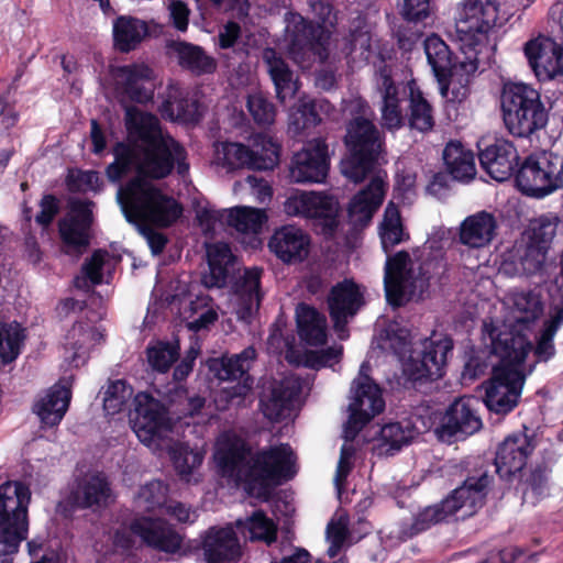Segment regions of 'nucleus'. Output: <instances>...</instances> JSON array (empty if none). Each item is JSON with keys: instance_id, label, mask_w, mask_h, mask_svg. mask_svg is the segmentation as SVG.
I'll return each instance as SVG.
<instances>
[{"instance_id": "f257e3e1", "label": "nucleus", "mask_w": 563, "mask_h": 563, "mask_svg": "<svg viewBox=\"0 0 563 563\" xmlns=\"http://www.w3.org/2000/svg\"><path fill=\"white\" fill-rule=\"evenodd\" d=\"M125 125L129 140L115 144L114 161L106 174L111 183H118L132 170L139 176L119 187L117 201L130 223L168 227L180 217V206L140 176L161 179L169 175L176 164L177 173L185 177L189 170L185 150L162 131L157 117L135 107H125Z\"/></svg>"}, {"instance_id": "f03ea898", "label": "nucleus", "mask_w": 563, "mask_h": 563, "mask_svg": "<svg viewBox=\"0 0 563 563\" xmlns=\"http://www.w3.org/2000/svg\"><path fill=\"white\" fill-rule=\"evenodd\" d=\"M214 460L223 476L243 484L250 495L264 497L269 487L295 474V455L288 444L252 452L245 441L223 433L217 441Z\"/></svg>"}, {"instance_id": "7ed1b4c3", "label": "nucleus", "mask_w": 563, "mask_h": 563, "mask_svg": "<svg viewBox=\"0 0 563 563\" xmlns=\"http://www.w3.org/2000/svg\"><path fill=\"white\" fill-rule=\"evenodd\" d=\"M504 330H492V352L517 362L525 361L531 342L525 331L543 314L544 303L537 290H511L504 299Z\"/></svg>"}, {"instance_id": "20e7f679", "label": "nucleus", "mask_w": 563, "mask_h": 563, "mask_svg": "<svg viewBox=\"0 0 563 563\" xmlns=\"http://www.w3.org/2000/svg\"><path fill=\"white\" fill-rule=\"evenodd\" d=\"M489 483L490 477L486 472L477 477H467L451 495L418 510L411 522H401L393 529L390 537L398 541H406L435 525L446 522L457 512H462L461 518L474 515L484 505Z\"/></svg>"}, {"instance_id": "39448f33", "label": "nucleus", "mask_w": 563, "mask_h": 563, "mask_svg": "<svg viewBox=\"0 0 563 563\" xmlns=\"http://www.w3.org/2000/svg\"><path fill=\"white\" fill-rule=\"evenodd\" d=\"M369 364L364 362L357 377L352 382L349 404V420L344 427L345 443L341 448L340 459L334 475V485L341 496L343 483L352 470L354 446L349 443L362 428L385 408L379 386L369 376Z\"/></svg>"}, {"instance_id": "423d86ee", "label": "nucleus", "mask_w": 563, "mask_h": 563, "mask_svg": "<svg viewBox=\"0 0 563 563\" xmlns=\"http://www.w3.org/2000/svg\"><path fill=\"white\" fill-rule=\"evenodd\" d=\"M311 11L317 25L307 22L300 14L288 12L285 15V41L290 57L295 63L307 67L312 56H318L320 60L327 58L324 44L329 38L330 29L338 21L328 0H317L310 3Z\"/></svg>"}, {"instance_id": "0eeeda50", "label": "nucleus", "mask_w": 563, "mask_h": 563, "mask_svg": "<svg viewBox=\"0 0 563 563\" xmlns=\"http://www.w3.org/2000/svg\"><path fill=\"white\" fill-rule=\"evenodd\" d=\"M360 115L350 121L345 143L350 155L341 162V172L354 183L362 181L372 170L382 151L383 137L373 121L366 117L367 106L358 101Z\"/></svg>"}, {"instance_id": "6e6552de", "label": "nucleus", "mask_w": 563, "mask_h": 563, "mask_svg": "<svg viewBox=\"0 0 563 563\" xmlns=\"http://www.w3.org/2000/svg\"><path fill=\"white\" fill-rule=\"evenodd\" d=\"M441 261L424 263L415 268L408 253L398 252L387 257L384 275V287L387 301L393 306H401L413 297H421L428 288V272L422 267H442Z\"/></svg>"}, {"instance_id": "1a4fd4ad", "label": "nucleus", "mask_w": 563, "mask_h": 563, "mask_svg": "<svg viewBox=\"0 0 563 563\" xmlns=\"http://www.w3.org/2000/svg\"><path fill=\"white\" fill-rule=\"evenodd\" d=\"M30 492L19 482L0 485V544L9 553H16L20 543L26 538V506Z\"/></svg>"}, {"instance_id": "9d476101", "label": "nucleus", "mask_w": 563, "mask_h": 563, "mask_svg": "<svg viewBox=\"0 0 563 563\" xmlns=\"http://www.w3.org/2000/svg\"><path fill=\"white\" fill-rule=\"evenodd\" d=\"M516 180L523 194L543 198L563 188V158L547 152L530 155L519 168Z\"/></svg>"}, {"instance_id": "9b49d317", "label": "nucleus", "mask_w": 563, "mask_h": 563, "mask_svg": "<svg viewBox=\"0 0 563 563\" xmlns=\"http://www.w3.org/2000/svg\"><path fill=\"white\" fill-rule=\"evenodd\" d=\"M500 357V365L494 367L485 393V405L489 411L497 415H507L517 407L525 375L519 366L525 362H517L507 357Z\"/></svg>"}, {"instance_id": "f8f14e48", "label": "nucleus", "mask_w": 563, "mask_h": 563, "mask_svg": "<svg viewBox=\"0 0 563 563\" xmlns=\"http://www.w3.org/2000/svg\"><path fill=\"white\" fill-rule=\"evenodd\" d=\"M290 217L313 219L324 236H332L338 224L339 202L332 196L316 191H296L284 202Z\"/></svg>"}, {"instance_id": "ddd939ff", "label": "nucleus", "mask_w": 563, "mask_h": 563, "mask_svg": "<svg viewBox=\"0 0 563 563\" xmlns=\"http://www.w3.org/2000/svg\"><path fill=\"white\" fill-rule=\"evenodd\" d=\"M497 18L498 5L495 0L466 2L455 22L456 35L462 47L474 49L482 44Z\"/></svg>"}, {"instance_id": "4468645a", "label": "nucleus", "mask_w": 563, "mask_h": 563, "mask_svg": "<svg viewBox=\"0 0 563 563\" xmlns=\"http://www.w3.org/2000/svg\"><path fill=\"white\" fill-rule=\"evenodd\" d=\"M133 404L130 423L139 440L151 446L164 439L172 428L165 407L146 393H139Z\"/></svg>"}, {"instance_id": "2eb2a0df", "label": "nucleus", "mask_w": 563, "mask_h": 563, "mask_svg": "<svg viewBox=\"0 0 563 563\" xmlns=\"http://www.w3.org/2000/svg\"><path fill=\"white\" fill-rule=\"evenodd\" d=\"M452 349L453 342L448 335L433 333L423 341L420 351L412 352L404 371L412 380L438 379L443 375L448 354Z\"/></svg>"}, {"instance_id": "dca6fc26", "label": "nucleus", "mask_w": 563, "mask_h": 563, "mask_svg": "<svg viewBox=\"0 0 563 563\" xmlns=\"http://www.w3.org/2000/svg\"><path fill=\"white\" fill-rule=\"evenodd\" d=\"M329 172L328 145L314 139L296 152L289 166V178L297 184H320Z\"/></svg>"}, {"instance_id": "f3484780", "label": "nucleus", "mask_w": 563, "mask_h": 563, "mask_svg": "<svg viewBox=\"0 0 563 563\" xmlns=\"http://www.w3.org/2000/svg\"><path fill=\"white\" fill-rule=\"evenodd\" d=\"M478 399L475 397H462L456 399L446 410L437 433L442 441L464 439L482 428V419L478 415Z\"/></svg>"}, {"instance_id": "a211bd4d", "label": "nucleus", "mask_w": 563, "mask_h": 563, "mask_svg": "<svg viewBox=\"0 0 563 563\" xmlns=\"http://www.w3.org/2000/svg\"><path fill=\"white\" fill-rule=\"evenodd\" d=\"M92 202L74 200L69 211L59 220L58 229L67 254L80 255L86 251L90 240L92 223Z\"/></svg>"}, {"instance_id": "6ab92c4d", "label": "nucleus", "mask_w": 563, "mask_h": 563, "mask_svg": "<svg viewBox=\"0 0 563 563\" xmlns=\"http://www.w3.org/2000/svg\"><path fill=\"white\" fill-rule=\"evenodd\" d=\"M154 78L153 70L145 64L115 67L112 70L114 92L121 103H143L152 99L153 89L146 84Z\"/></svg>"}, {"instance_id": "aec40b11", "label": "nucleus", "mask_w": 563, "mask_h": 563, "mask_svg": "<svg viewBox=\"0 0 563 563\" xmlns=\"http://www.w3.org/2000/svg\"><path fill=\"white\" fill-rule=\"evenodd\" d=\"M525 55L539 80H551L563 74V46L544 35L525 44Z\"/></svg>"}, {"instance_id": "412c9836", "label": "nucleus", "mask_w": 563, "mask_h": 563, "mask_svg": "<svg viewBox=\"0 0 563 563\" xmlns=\"http://www.w3.org/2000/svg\"><path fill=\"white\" fill-rule=\"evenodd\" d=\"M536 448L533 437L526 431L509 434L499 444L495 466L500 477L507 478L520 472Z\"/></svg>"}, {"instance_id": "4be33fe9", "label": "nucleus", "mask_w": 563, "mask_h": 563, "mask_svg": "<svg viewBox=\"0 0 563 563\" xmlns=\"http://www.w3.org/2000/svg\"><path fill=\"white\" fill-rule=\"evenodd\" d=\"M363 303V294L353 282L344 280L332 287L328 297V305L334 329L341 339L346 336L345 327Z\"/></svg>"}, {"instance_id": "5701e85b", "label": "nucleus", "mask_w": 563, "mask_h": 563, "mask_svg": "<svg viewBox=\"0 0 563 563\" xmlns=\"http://www.w3.org/2000/svg\"><path fill=\"white\" fill-rule=\"evenodd\" d=\"M302 389V380L296 375H287L273 380L261 398L264 416L271 421H278L290 413L294 400Z\"/></svg>"}, {"instance_id": "b1692460", "label": "nucleus", "mask_w": 563, "mask_h": 563, "mask_svg": "<svg viewBox=\"0 0 563 563\" xmlns=\"http://www.w3.org/2000/svg\"><path fill=\"white\" fill-rule=\"evenodd\" d=\"M104 330L91 319H80L74 323L65 338V360L73 366L84 365L90 350L101 343Z\"/></svg>"}, {"instance_id": "393cba45", "label": "nucleus", "mask_w": 563, "mask_h": 563, "mask_svg": "<svg viewBox=\"0 0 563 563\" xmlns=\"http://www.w3.org/2000/svg\"><path fill=\"white\" fill-rule=\"evenodd\" d=\"M256 357V351L253 346H247L241 353L232 356L222 357L214 364L217 376L222 380L242 379V384L232 387L229 391L230 401L235 398H244L252 388V379L247 375L252 363Z\"/></svg>"}, {"instance_id": "a878e982", "label": "nucleus", "mask_w": 563, "mask_h": 563, "mask_svg": "<svg viewBox=\"0 0 563 563\" xmlns=\"http://www.w3.org/2000/svg\"><path fill=\"white\" fill-rule=\"evenodd\" d=\"M268 246L282 262L300 263L309 254L310 238L296 225H284L274 232Z\"/></svg>"}, {"instance_id": "bb28decb", "label": "nucleus", "mask_w": 563, "mask_h": 563, "mask_svg": "<svg viewBox=\"0 0 563 563\" xmlns=\"http://www.w3.org/2000/svg\"><path fill=\"white\" fill-rule=\"evenodd\" d=\"M386 183L380 175L374 176L369 184L351 200L347 209L349 220L354 228L367 225L383 203Z\"/></svg>"}, {"instance_id": "cd10ccee", "label": "nucleus", "mask_w": 563, "mask_h": 563, "mask_svg": "<svg viewBox=\"0 0 563 563\" xmlns=\"http://www.w3.org/2000/svg\"><path fill=\"white\" fill-rule=\"evenodd\" d=\"M202 550L208 563L235 561L241 547L231 525L209 528L202 539Z\"/></svg>"}, {"instance_id": "c85d7f7f", "label": "nucleus", "mask_w": 563, "mask_h": 563, "mask_svg": "<svg viewBox=\"0 0 563 563\" xmlns=\"http://www.w3.org/2000/svg\"><path fill=\"white\" fill-rule=\"evenodd\" d=\"M131 531L148 545L166 552L180 548L181 538L163 519L139 518L131 523Z\"/></svg>"}, {"instance_id": "c756f323", "label": "nucleus", "mask_w": 563, "mask_h": 563, "mask_svg": "<svg viewBox=\"0 0 563 563\" xmlns=\"http://www.w3.org/2000/svg\"><path fill=\"white\" fill-rule=\"evenodd\" d=\"M518 153L508 141H496L479 154V162L487 174L497 181L507 180L517 165Z\"/></svg>"}, {"instance_id": "7c9ffc66", "label": "nucleus", "mask_w": 563, "mask_h": 563, "mask_svg": "<svg viewBox=\"0 0 563 563\" xmlns=\"http://www.w3.org/2000/svg\"><path fill=\"white\" fill-rule=\"evenodd\" d=\"M71 393L68 382L60 380L42 395L34 404L33 411L46 427L58 424L65 416Z\"/></svg>"}, {"instance_id": "2f4dec72", "label": "nucleus", "mask_w": 563, "mask_h": 563, "mask_svg": "<svg viewBox=\"0 0 563 563\" xmlns=\"http://www.w3.org/2000/svg\"><path fill=\"white\" fill-rule=\"evenodd\" d=\"M497 231L495 217L479 211L466 217L459 228V241L470 249H482L490 244Z\"/></svg>"}, {"instance_id": "473e14b6", "label": "nucleus", "mask_w": 563, "mask_h": 563, "mask_svg": "<svg viewBox=\"0 0 563 563\" xmlns=\"http://www.w3.org/2000/svg\"><path fill=\"white\" fill-rule=\"evenodd\" d=\"M262 274L263 269L260 267L245 268L236 284L235 311L241 320H247L260 308L263 296L260 289Z\"/></svg>"}, {"instance_id": "72a5a7b5", "label": "nucleus", "mask_w": 563, "mask_h": 563, "mask_svg": "<svg viewBox=\"0 0 563 563\" xmlns=\"http://www.w3.org/2000/svg\"><path fill=\"white\" fill-rule=\"evenodd\" d=\"M209 271L203 273L201 282L207 288L225 286L233 269L234 255L227 243L206 244Z\"/></svg>"}, {"instance_id": "f704fd0d", "label": "nucleus", "mask_w": 563, "mask_h": 563, "mask_svg": "<svg viewBox=\"0 0 563 563\" xmlns=\"http://www.w3.org/2000/svg\"><path fill=\"white\" fill-rule=\"evenodd\" d=\"M376 85L382 96V125L386 130L396 131L402 126L404 117L399 106L398 89L390 78V71L386 67L379 70Z\"/></svg>"}, {"instance_id": "c9c22d12", "label": "nucleus", "mask_w": 563, "mask_h": 563, "mask_svg": "<svg viewBox=\"0 0 563 563\" xmlns=\"http://www.w3.org/2000/svg\"><path fill=\"white\" fill-rule=\"evenodd\" d=\"M111 497L110 484L101 473H90L77 481L73 501L81 508L106 506Z\"/></svg>"}, {"instance_id": "e433bc0d", "label": "nucleus", "mask_w": 563, "mask_h": 563, "mask_svg": "<svg viewBox=\"0 0 563 563\" xmlns=\"http://www.w3.org/2000/svg\"><path fill=\"white\" fill-rule=\"evenodd\" d=\"M539 92L526 84H506L501 93L503 119L506 124L526 109L541 106Z\"/></svg>"}, {"instance_id": "4c0bfd02", "label": "nucleus", "mask_w": 563, "mask_h": 563, "mask_svg": "<svg viewBox=\"0 0 563 563\" xmlns=\"http://www.w3.org/2000/svg\"><path fill=\"white\" fill-rule=\"evenodd\" d=\"M168 47L179 66L197 76L209 75L217 69V60L198 45L175 41Z\"/></svg>"}, {"instance_id": "58836bf2", "label": "nucleus", "mask_w": 563, "mask_h": 563, "mask_svg": "<svg viewBox=\"0 0 563 563\" xmlns=\"http://www.w3.org/2000/svg\"><path fill=\"white\" fill-rule=\"evenodd\" d=\"M262 59L274 82L276 97L280 102L292 97L297 92L298 87L294 79V74L283 56L274 48L267 47L262 53Z\"/></svg>"}, {"instance_id": "ea45409f", "label": "nucleus", "mask_w": 563, "mask_h": 563, "mask_svg": "<svg viewBox=\"0 0 563 563\" xmlns=\"http://www.w3.org/2000/svg\"><path fill=\"white\" fill-rule=\"evenodd\" d=\"M298 334L309 345H321L327 339V320L314 308L299 303L296 308Z\"/></svg>"}, {"instance_id": "a19ab883", "label": "nucleus", "mask_w": 563, "mask_h": 563, "mask_svg": "<svg viewBox=\"0 0 563 563\" xmlns=\"http://www.w3.org/2000/svg\"><path fill=\"white\" fill-rule=\"evenodd\" d=\"M548 250L531 240L521 238L512 250L514 273L533 275L542 269Z\"/></svg>"}, {"instance_id": "79ce46f5", "label": "nucleus", "mask_w": 563, "mask_h": 563, "mask_svg": "<svg viewBox=\"0 0 563 563\" xmlns=\"http://www.w3.org/2000/svg\"><path fill=\"white\" fill-rule=\"evenodd\" d=\"M417 431L409 422L405 424L394 422L385 424L380 429L379 438L373 446L374 453L378 456L394 455L404 445H407L416 437Z\"/></svg>"}, {"instance_id": "37998d69", "label": "nucleus", "mask_w": 563, "mask_h": 563, "mask_svg": "<svg viewBox=\"0 0 563 563\" xmlns=\"http://www.w3.org/2000/svg\"><path fill=\"white\" fill-rule=\"evenodd\" d=\"M448 172L459 181H470L475 177L474 154L460 142H449L443 151Z\"/></svg>"}, {"instance_id": "c03bdc74", "label": "nucleus", "mask_w": 563, "mask_h": 563, "mask_svg": "<svg viewBox=\"0 0 563 563\" xmlns=\"http://www.w3.org/2000/svg\"><path fill=\"white\" fill-rule=\"evenodd\" d=\"M247 154L250 156V168L272 169L279 161V145L268 135L258 133L250 137Z\"/></svg>"}, {"instance_id": "a18cd8bd", "label": "nucleus", "mask_w": 563, "mask_h": 563, "mask_svg": "<svg viewBox=\"0 0 563 563\" xmlns=\"http://www.w3.org/2000/svg\"><path fill=\"white\" fill-rule=\"evenodd\" d=\"M161 111L164 117L173 121L196 122L201 117L199 102L196 99L184 97L177 88H170Z\"/></svg>"}, {"instance_id": "49530a36", "label": "nucleus", "mask_w": 563, "mask_h": 563, "mask_svg": "<svg viewBox=\"0 0 563 563\" xmlns=\"http://www.w3.org/2000/svg\"><path fill=\"white\" fill-rule=\"evenodd\" d=\"M423 45L428 63L438 81L443 85L450 76L452 68L449 46L435 34L428 36Z\"/></svg>"}, {"instance_id": "de8ad7c7", "label": "nucleus", "mask_w": 563, "mask_h": 563, "mask_svg": "<svg viewBox=\"0 0 563 563\" xmlns=\"http://www.w3.org/2000/svg\"><path fill=\"white\" fill-rule=\"evenodd\" d=\"M147 33L146 24L132 16H120L113 23V38L121 52H130Z\"/></svg>"}, {"instance_id": "09e8293b", "label": "nucleus", "mask_w": 563, "mask_h": 563, "mask_svg": "<svg viewBox=\"0 0 563 563\" xmlns=\"http://www.w3.org/2000/svg\"><path fill=\"white\" fill-rule=\"evenodd\" d=\"M235 526L245 538L252 541L261 540L267 544L276 541L277 527L262 511H255L245 520H236Z\"/></svg>"}, {"instance_id": "8fccbe9b", "label": "nucleus", "mask_w": 563, "mask_h": 563, "mask_svg": "<svg viewBox=\"0 0 563 563\" xmlns=\"http://www.w3.org/2000/svg\"><path fill=\"white\" fill-rule=\"evenodd\" d=\"M169 454L178 474L186 482L197 483L199 478L195 471L201 465L203 455L198 450L190 449L184 443H174L169 448Z\"/></svg>"}, {"instance_id": "3c124183", "label": "nucleus", "mask_w": 563, "mask_h": 563, "mask_svg": "<svg viewBox=\"0 0 563 563\" xmlns=\"http://www.w3.org/2000/svg\"><path fill=\"white\" fill-rule=\"evenodd\" d=\"M379 236L386 253L407 239L400 212L393 202L388 203L384 211V218L379 225Z\"/></svg>"}, {"instance_id": "603ef678", "label": "nucleus", "mask_w": 563, "mask_h": 563, "mask_svg": "<svg viewBox=\"0 0 563 563\" xmlns=\"http://www.w3.org/2000/svg\"><path fill=\"white\" fill-rule=\"evenodd\" d=\"M187 317V328L194 332L207 330L218 320L217 309L208 296H197L191 300Z\"/></svg>"}, {"instance_id": "864d4df0", "label": "nucleus", "mask_w": 563, "mask_h": 563, "mask_svg": "<svg viewBox=\"0 0 563 563\" xmlns=\"http://www.w3.org/2000/svg\"><path fill=\"white\" fill-rule=\"evenodd\" d=\"M548 122V114L543 104L532 108V111L526 109L519 115L507 122V130L515 136L528 137L536 131L543 129Z\"/></svg>"}, {"instance_id": "5fc2aeb1", "label": "nucleus", "mask_w": 563, "mask_h": 563, "mask_svg": "<svg viewBox=\"0 0 563 563\" xmlns=\"http://www.w3.org/2000/svg\"><path fill=\"white\" fill-rule=\"evenodd\" d=\"M265 221V212L251 207H235L227 214L228 224L242 233H258Z\"/></svg>"}, {"instance_id": "6e6d98bb", "label": "nucleus", "mask_w": 563, "mask_h": 563, "mask_svg": "<svg viewBox=\"0 0 563 563\" xmlns=\"http://www.w3.org/2000/svg\"><path fill=\"white\" fill-rule=\"evenodd\" d=\"M246 145L234 142H220L214 144L213 163L229 170L247 167L250 156Z\"/></svg>"}, {"instance_id": "4d7b16f0", "label": "nucleus", "mask_w": 563, "mask_h": 563, "mask_svg": "<svg viewBox=\"0 0 563 563\" xmlns=\"http://www.w3.org/2000/svg\"><path fill=\"white\" fill-rule=\"evenodd\" d=\"M559 222L560 219L554 213L541 214L530 220L529 227L522 236L549 250Z\"/></svg>"}, {"instance_id": "13d9d810", "label": "nucleus", "mask_w": 563, "mask_h": 563, "mask_svg": "<svg viewBox=\"0 0 563 563\" xmlns=\"http://www.w3.org/2000/svg\"><path fill=\"white\" fill-rule=\"evenodd\" d=\"M23 339V329L20 324L13 322L0 327V358L3 363L15 360Z\"/></svg>"}, {"instance_id": "bf43d9fd", "label": "nucleus", "mask_w": 563, "mask_h": 563, "mask_svg": "<svg viewBox=\"0 0 563 563\" xmlns=\"http://www.w3.org/2000/svg\"><path fill=\"white\" fill-rule=\"evenodd\" d=\"M409 124L412 129L420 132L431 130L434 124L431 106L420 92L416 93L412 89L410 93Z\"/></svg>"}, {"instance_id": "052dcab7", "label": "nucleus", "mask_w": 563, "mask_h": 563, "mask_svg": "<svg viewBox=\"0 0 563 563\" xmlns=\"http://www.w3.org/2000/svg\"><path fill=\"white\" fill-rule=\"evenodd\" d=\"M318 104L313 100H301L289 114V129L295 133L316 126L320 121Z\"/></svg>"}, {"instance_id": "680f3d73", "label": "nucleus", "mask_w": 563, "mask_h": 563, "mask_svg": "<svg viewBox=\"0 0 563 563\" xmlns=\"http://www.w3.org/2000/svg\"><path fill=\"white\" fill-rule=\"evenodd\" d=\"M133 395V389L124 380L118 379L109 384L104 391L103 409L108 415L123 410Z\"/></svg>"}, {"instance_id": "e2e57ef3", "label": "nucleus", "mask_w": 563, "mask_h": 563, "mask_svg": "<svg viewBox=\"0 0 563 563\" xmlns=\"http://www.w3.org/2000/svg\"><path fill=\"white\" fill-rule=\"evenodd\" d=\"M109 257L106 251H95L89 260L82 265V276H78L75 279V285L78 288L87 287L88 282L91 285H98L102 282V269Z\"/></svg>"}, {"instance_id": "0e129e2a", "label": "nucleus", "mask_w": 563, "mask_h": 563, "mask_svg": "<svg viewBox=\"0 0 563 563\" xmlns=\"http://www.w3.org/2000/svg\"><path fill=\"white\" fill-rule=\"evenodd\" d=\"M179 355L178 344L158 342L147 347L150 365L157 372L165 373Z\"/></svg>"}, {"instance_id": "69168bd1", "label": "nucleus", "mask_w": 563, "mask_h": 563, "mask_svg": "<svg viewBox=\"0 0 563 563\" xmlns=\"http://www.w3.org/2000/svg\"><path fill=\"white\" fill-rule=\"evenodd\" d=\"M246 107L256 123L267 125L274 122L275 107L262 92L249 95Z\"/></svg>"}, {"instance_id": "338daca9", "label": "nucleus", "mask_w": 563, "mask_h": 563, "mask_svg": "<svg viewBox=\"0 0 563 563\" xmlns=\"http://www.w3.org/2000/svg\"><path fill=\"white\" fill-rule=\"evenodd\" d=\"M166 492L167 489L161 481H152L141 487L136 501L140 507L152 510L165 503Z\"/></svg>"}, {"instance_id": "774afa93", "label": "nucleus", "mask_w": 563, "mask_h": 563, "mask_svg": "<svg viewBox=\"0 0 563 563\" xmlns=\"http://www.w3.org/2000/svg\"><path fill=\"white\" fill-rule=\"evenodd\" d=\"M349 536L347 521L344 518H340L336 521H331L327 527V539L330 542L328 548V554L330 558H334L340 549L343 547Z\"/></svg>"}]
</instances>
